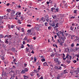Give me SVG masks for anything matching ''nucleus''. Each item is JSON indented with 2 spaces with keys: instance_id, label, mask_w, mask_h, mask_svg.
Instances as JSON below:
<instances>
[{
  "instance_id": "1a4fd4ad",
  "label": "nucleus",
  "mask_w": 79,
  "mask_h": 79,
  "mask_svg": "<svg viewBox=\"0 0 79 79\" xmlns=\"http://www.w3.org/2000/svg\"><path fill=\"white\" fill-rule=\"evenodd\" d=\"M51 11L52 12H54V10H55V8L54 7H52V8H51Z\"/></svg>"
},
{
  "instance_id": "7c9ffc66",
  "label": "nucleus",
  "mask_w": 79,
  "mask_h": 79,
  "mask_svg": "<svg viewBox=\"0 0 79 79\" xmlns=\"http://www.w3.org/2000/svg\"><path fill=\"white\" fill-rule=\"evenodd\" d=\"M66 39V38H62V40L63 42H64V40H65Z\"/></svg>"
},
{
  "instance_id": "ddd939ff",
  "label": "nucleus",
  "mask_w": 79,
  "mask_h": 79,
  "mask_svg": "<svg viewBox=\"0 0 79 79\" xmlns=\"http://www.w3.org/2000/svg\"><path fill=\"white\" fill-rule=\"evenodd\" d=\"M54 61H55V62H58L59 61L58 59L56 58L54 59Z\"/></svg>"
},
{
  "instance_id": "de8ad7c7",
  "label": "nucleus",
  "mask_w": 79,
  "mask_h": 79,
  "mask_svg": "<svg viewBox=\"0 0 79 79\" xmlns=\"http://www.w3.org/2000/svg\"><path fill=\"white\" fill-rule=\"evenodd\" d=\"M57 64H61V62H60V61H58V62H57Z\"/></svg>"
},
{
  "instance_id": "4d7b16f0",
  "label": "nucleus",
  "mask_w": 79,
  "mask_h": 79,
  "mask_svg": "<svg viewBox=\"0 0 79 79\" xmlns=\"http://www.w3.org/2000/svg\"><path fill=\"white\" fill-rule=\"evenodd\" d=\"M58 70H60V69L61 70V66H60V68H58Z\"/></svg>"
},
{
  "instance_id": "9b49d317",
  "label": "nucleus",
  "mask_w": 79,
  "mask_h": 79,
  "mask_svg": "<svg viewBox=\"0 0 79 79\" xmlns=\"http://www.w3.org/2000/svg\"><path fill=\"white\" fill-rule=\"evenodd\" d=\"M50 26H52V27L55 26V23H52L50 25Z\"/></svg>"
},
{
  "instance_id": "f704fd0d",
  "label": "nucleus",
  "mask_w": 79,
  "mask_h": 79,
  "mask_svg": "<svg viewBox=\"0 0 79 79\" xmlns=\"http://www.w3.org/2000/svg\"><path fill=\"white\" fill-rule=\"evenodd\" d=\"M70 73H71V74H73V70H70Z\"/></svg>"
},
{
  "instance_id": "680f3d73",
  "label": "nucleus",
  "mask_w": 79,
  "mask_h": 79,
  "mask_svg": "<svg viewBox=\"0 0 79 79\" xmlns=\"http://www.w3.org/2000/svg\"><path fill=\"white\" fill-rule=\"evenodd\" d=\"M30 49H32V48L33 47V46L32 45H31Z\"/></svg>"
},
{
  "instance_id": "8fccbe9b",
  "label": "nucleus",
  "mask_w": 79,
  "mask_h": 79,
  "mask_svg": "<svg viewBox=\"0 0 79 79\" xmlns=\"http://www.w3.org/2000/svg\"><path fill=\"white\" fill-rule=\"evenodd\" d=\"M73 62L74 63H76V62H77V61H76V60H73Z\"/></svg>"
},
{
  "instance_id": "aec40b11",
  "label": "nucleus",
  "mask_w": 79,
  "mask_h": 79,
  "mask_svg": "<svg viewBox=\"0 0 79 79\" xmlns=\"http://www.w3.org/2000/svg\"><path fill=\"white\" fill-rule=\"evenodd\" d=\"M60 45H61V46H62L63 45V44L64 43L63 42H61L60 43Z\"/></svg>"
},
{
  "instance_id": "a19ab883",
  "label": "nucleus",
  "mask_w": 79,
  "mask_h": 79,
  "mask_svg": "<svg viewBox=\"0 0 79 79\" xmlns=\"http://www.w3.org/2000/svg\"><path fill=\"white\" fill-rule=\"evenodd\" d=\"M18 22L19 24H21V22L20 21V20H18Z\"/></svg>"
},
{
  "instance_id": "0eeeda50",
  "label": "nucleus",
  "mask_w": 79,
  "mask_h": 79,
  "mask_svg": "<svg viewBox=\"0 0 79 79\" xmlns=\"http://www.w3.org/2000/svg\"><path fill=\"white\" fill-rule=\"evenodd\" d=\"M15 49H16L15 48H11L12 51V52H15Z\"/></svg>"
},
{
  "instance_id": "e433bc0d",
  "label": "nucleus",
  "mask_w": 79,
  "mask_h": 79,
  "mask_svg": "<svg viewBox=\"0 0 79 79\" xmlns=\"http://www.w3.org/2000/svg\"><path fill=\"white\" fill-rule=\"evenodd\" d=\"M46 20L47 22H48L50 21V19H49L48 18V19H46Z\"/></svg>"
},
{
  "instance_id": "f3484780",
  "label": "nucleus",
  "mask_w": 79,
  "mask_h": 79,
  "mask_svg": "<svg viewBox=\"0 0 79 79\" xmlns=\"http://www.w3.org/2000/svg\"><path fill=\"white\" fill-rule=\"evenodd\" d=\"M56 10L57 12H58L59 11V8L58 7H56Z\"/></svg>"
},
{
  "instance_id": "5fc2aeb1",
  "label": "nucleus",
  "mask_w": 79,
  "mask_h": 79,
  "mask_svg": "<svg viewBox=\"0 0 79 79\" xmlns=\"http://www.w3.org/2000/svg\"><path fill=\"white\" fill-rule=\"evenodd\" d=\"M12 11L13 14H15V13L16 12V11H15L14 10H12Z\"/></svg>"
},
{
  "instance_id": "39448f33",
  "label": "nucleus",
  "mask_w": 79,
  "mask_h": 79,
  "mask_svg": "<svg viewBox=\"0 0 79 79\" xmlns=\"http://www.w3.org/2000/svg\"><path fill=\"white\" fill-rule=\"evenodd\" d=\"M21 74H25V73H26V72L24 70H23L21 71Z\"/></svg>"
},
{
  "instance_id": "774afa93",
  "label": "nucleus",
  "mask_w": 79,
  "mask_h": 79,
  "mask_svg": "<svg viewBox=\"0 0 79 79\" xmlns=\"http://www.w3.org/2000/svg\"><path fill=\"white\" fill-rule=\"evenodd\" d=\"M63 58H65V55H64V54L63 53Z\"/></svg>"
},
{
  "instance_id": "4c0bfd02",
  "label": "nucleus",
  "mask_w": 79,
  "mask_h": 79,
  "mask_svg": "<svg viewBox=\"0 0 79 79\" xmlns=\"http://www.w3.org/2000/svg\"><path fill=\"white\" fill-rule=\"evenodd\" d=\"M3 36L2 35H0V38H3Z\"/></svg>"
},
{
  "instance_id": "49530a36",
  "label": "nucleus",
  "mask_w": 79,
  "mask_h": 79,
  "mask_svg": "<svg viewBox=\"0 0 79 79\" xmlns=\"http://www.w3.org/2000/svg\"><path fill=\"white\" fill-rule=\"evenodd\" d=\"M29 49L28 48H26V50L27 52H28V51H29Z\"/></svg>"
},
{
  "instance_id": "2f4dec72",
  "label": "nucleus",
  "mask_w": 79,
  "mask_h": 79,
  "mask_svg": "<svg viewBox=\"0 0 79 79\" xmlns=\"http://www.w3.org/2000/svg\"><path fill=\"white\" fill-rule=\"evenodd\" d=\"M48 30H50V29H52V27H51V26L48 27Z\"/></svg>"
},
{
  "instance_id": "412c9836",
  "label": "nucleus",
  "mask_w": 79,
  "mask_h": 79,
  "mask_svg": "<svg viewBox=\"0 0 79 79\" xmlns=\"http://www.w3.org/2000/svg\"><path fill=\"white\" fill-rule=\"evenodd\" d=\"M64 74H66V73H68V72L67 71V70H65L64 71Z\"/></svg>"
},
{
  "instance_id": "cd10ccee",
  "label": "nucleus",
  "mask_w": 79,
  "mask_h": 79,
  "mask_svg": "<svg viewBox=\"0 0 79 79\" xmlns=\"http://www.w3.org/2000/svg\"><path fill=\"white\" fill-rule=\"evenodd\" d=\"M64 31H63L62 32L61 34L62 35V36H64Z\"/></svg>"
},
{
  "instance_id": "37998d69",
  "label": "nucleus",
  "mask_w": 79,
  "mask_h": 79,
  "mask_svg": "<svg viewBox=\"0 0 79 79\" xmlns=\"http://www.w3.org/2000/svg\"><path fill=\"white\" fill-rule=\"evenodd\" d=\"M74 13H77V10H74Z\"/></svg>"
},
{
  "instance_id": "ea45409f",
  "label": "nucleus",
  "mask_w": 79,
  "mask_h": 79,
  "mask_svg": "<svg viewBox=\"0 0 79 79\" xmlns=\"http://www.w3.org/2000/svg\"><path fill=\"white\" fill-rule=\"evenodd\" d=\"M55 30H56V32H58V28H56Z\"/></svg>"
},
{
  "instance_id": "6e6552de",
  "label": "nucleus",
  "mask_w": 79,
  "mask_h": 79,
  "mask_svg": "<svg viewBox=\"0 0 79 79\" xmlns=\"http://www.w3.org/2000/svg\"><path fill=\"white\" fill-rule=\"evenodd\" d=\"M24 71H25V72H27V71H29V70H28V69H27V68H25L24 69Z\"/></svg>"
},
{
  "instance_id": "393cba45",
  "label": "nucleus",
  "mask_w": 79,
  "mask_h": 79,
  "mask_svg": "<svg viewBox=\"0 0 79 79\" xmlns=\"http://www.w3.org/2000/svg\"><path fill=\"white\" fill-rule=\"evenodd\" d=\"M1 59L2 60H5V58H4V57L2 56L1 57Z\"/></svg>"
},
{
  "instance_id": "e2e57ef3",
  "label": "nucleus",
  "mask_w": 79,
  "mask_h": 79,
  "mask_svg": "<svg viewBox=\"0 0 79 79\" xmlns=\"http://www.w3.org/2000/svg\"><path fill=\"white\" fill-rule=\"evenodd\" d=\"M28 56H31V53H29L28 54Z\"/></svg>"
},
{
  "instance_id": "f8f14e48",
  "label": "nucleus",
  "mask_w": 79,
  "mask_h": 79,
  "mask_svg": "<svg viewBox=\"0 0 79 79\" xmlns=\"http://www.w3.org/2000/svg\"><path fill=\"white\" fill-rule=\"evenodd\" d=\"M23 77H24V79H27V78H28V77L27 76H26L25 75H23Z\"/></svg>"
},
{
  "instance_id": "c85d7f7f",
  "label": "nucleus",
  "mask_w": 79,
  "mask_h": 79,
  "mask_svg": "<svg viewBox=\"0 0 79 79\" xmlns=\"http://www.w3.org/2000/svg\"><path fill=\"white\" fill-rule=\"evenodd\" d=\"M31 40L30 39H28L27 40V42H28V43H31Z\"/></svg>"
},
{
  "instance_id": "bf43d9fd",
  "label": "nucleus",
  "mask_w": 79,
  "mask_h": 79,
  "mask_svg": "<svg viewBox=\"0 0 79 79\" xmlns=\"http://www.w3.org/2000/svg\"><path fill=\"white\" fill-rule=\"evenodd\" d=\"M21 12H20L18 14V15H19V17H20V16H21Z\"/></svg>"
},
{
  "instance_id": "09e8293b",
  "label": "nucleus",
  "mask_w": 79,
  "mask_h": 79,
  "mask_svg": "<svg viewBox=\"0 0 79 79\" xmlns=\"http://www.w3.org/2000/svg\"><path fill=\"white\" fill-rule=\"evenodd\" d=\"M45 18H46L47 19H48V18H49V17L48 16V15H46L45 16Z\"/></svg>"
},
{
  "instance_id": "c9c22d12",
  "label": "nucleus",
  "mask_w": 79,
  "mask_h": 79,
  "mask_svg": "<svg viewBox=\"0 0 79 79\" xmlns=\"http://www.w3.org/2000/svg\"><path fill=\"white\" fill-rule=\"evenodd\" d=\"M21 48H24V47L23 44H22V45L21 46Z\"/></svg>"
},
{
  "instance_id": "3c124183",
  "label": "nucleus",
  "mask_w": 79,
  "mask_h": 79,
  "mask_svg": "<svg viewBox=\"0 0 79 79\" xmlns=\"http://www.w3.org/2000/svg\"><path fill=\"white\" fill-rule=\"evenodd\" d=\"M3 62H4V64H6V63L8 62L7 61H5V60H4Z\"/></svg>"
},
{
  "instance_id": "72a5a7b5",
  "label": "nucleus",
  "mask_w": 79,
  "mask_h": 79,
  "mask_svg": "<svg viewBox=\"0 0 79 79\" xmlns=\"http://www.w3.org/2000/svg\"><path fill=\"white\" fill-rule=\"evenodd\" d=\"M67 62V63H68L69 64L71 62V61L70 60H66Z\"/></svg>"
},
{
  "instance_id": "c756f323",
  "label": "nucleus",
  "mask_w": 79,
  "mask_h": 79,
  "mask_svg": "<svg viewBox=\"0 0 79 79\" xmlns=\"http://www.w3.org/2000/svg\"><path fill=\"white\" fill-rule=\"evenodd\" d=\"M57 42L58 43H60V42H61V40L59 39H58L57 40Z\"/></svg>"
},
{
  "instance_id": "f257e3e1",
  "label": "nucleus",
  "mask_w": 79,
  "mask_h": 79,
  "mask_svg": "<svg viewBox=\"0 0 79 79\" xmlns=\"http://www.w3.org/2000/svg\"><path fill=\"white\" fill-rule=\"evenodd\" d=\"M13 73H14V74L13 75H11V77L10 78V79H14L15 77V76H16V75L15 74V72H13Z\"/></svg>"
},
{
  "instance_id": "7ed1b4c3",
  "label": "nucleus",
  "mask_w": 79,
  "mask_h": 79,
  "mask_svg": "<svg viewBox=\"0 0 79 79\" xmlns=\"http://www.w3.org/2000/svg\"><path fill=\"white\" fill-rule=\"evenodd\" d=\"M2 77H7V75H6V74H3V73L2 74Z\"/></svg>"
},
{
  "instance_id": "6ab92c4d",
  "label": "nucleus",
  "mask_w": 79,
  "mask_h": 79,
  "mask_svg": "<svg viewBox=\"0 0 79 79\" xmlns=\"http://www.w3.org/2000/svg\"><path fill=\"white\" fill-rule=\"evenodd\" d=\"M68 50V51H69V48H66L65 49V52H67V51L66 50Z\"/></svg>"
},
{
  "instance_id": "f03ea898",
  "label": "nucleus",
  "mask_w": 79,
  "mask_h": 79,
  "mask_svg": "<svg viewBox=\"0 0 79 79\" xmlns=\"http://www.w3.org/2000/svg\"><path fill=\"white\" fill-rule=\"evenodd\" d=\"M34 74H35V73H34V72H31L30 73V75H31V76H34Z\"/></svg>"
},
{
  "instance_id": "4be33fe9",
  "label": "nucleus",
  "mask_w": 79,
  "mask_h": 79,
  "mask_svg": "<svg viewBox=\"0 0 79 79\" xmlns=\"http://www.w3.org/2000/svg\"><path fill=\"white\" fill-rule=\"evenodd\" d=\"M12 18H13V16L11 15L9 16V19H12Z\"/></svg>"
},
{
  "instance_id": "4468645a",
  "label": "nucleus",
  "mask_w": 79,
  "mask_h": 79,
  "mask_svg": "<svg viewBox=\"0 0 79 79\" xmlns=\"http://www.w3.org/2000/svg\"><path fill=\"white\" fill-rule=\"evenodd\" d=\"M10 11H11V10H10V9H8L6 10L7 12L8 13H10Z\"/></svg>"
},
{
  "instance_id": "bb28decb",
  "label": "nucleus",
  "mask_w": 79,
  "mask_h": 79,
  "mask_svg": "<svg viewBox=\"0 0 79 79\" xmlns=\"http://www.w3.org/2000/svg\"><path fill=\"white\" fill-rule=\"evenodd\" d=\"M70 29L71 31H73V27H72V26L70 27Z\"/></svg>"
},
{
  "instance_id": "864d4df0",
  "label": "nucleus",
  "mask_w": 79,
  "mask_h": 79,
  "mask_svg": "<svg viewBox=\"0 0 79 79\" xmlns=\"http://www.w3.org/2000/svg\"><path fill=\"white\" fill-rule=\"evenodd\" d=\"M59 38L60 40L62 39H63V38H62L61 36H59Z\"/></svg>"
},
{
  "instance_id": "a211bd4d",
  "label": "nucleus",
  "mask_w": 79,
  "mask_h": 79,
  "mask_svg": "<svg viewBox=\"0 0 79 79\" xmlns=\"http://www.w3.org/2000/svg\"><path fill=\"white\" fill-rule=\"evenodd\" d=\"M70 1L71 2L70 3L72 4L73 3V2H74V0H70Z\"/></svg>"
},
{
  "instance_id": "473e14b6",
  "label": "nucleus",
  "mask_w": 79,
  "mask_h": 79,
  "mask_svg": "<svg viewBox=\"0 0 79 79\" xmlns=\"http://www.w3.org/2000/svg\"><path fill=\"white\" fill-rule=\"evenodd\" d=\"M64 7H65V8H66L67 6H68V5H67V3H65L64 5Z\"/></svg>"
},
{
  "instance_id": "dca6fc26",
  "label": "nucleus",
  "mask_w": 79,
  "mask_h": 79,
  "mask_svg": "<svg viewBox=\"0 0 79 79\" xmlns=\"http://www.w3.org/2000/svg\"><path fill=\"white\" fill-rule=\"evenodd\" d=\"M3 19V17H0V21H2V20Z\"/></svg>"
},
{
  "instance_id": "423d86ee",
  "label": "nucleus",
  "mask_w": 79,
  "mask_h": 79,
  "mask_svg": "<svg viewBox=\"0 0 79 79\" xmlns=\"http://www.w3.org/2000/svg\"><path fill=\"white\" fill-rule=\"evenodd\" d=\"M76 37V36L75 35H72L71 36V39H73Z\"/></svg>"
},
{
  "instance_id": "b1692460",
  "label": "nucleus",
  "mask_w": 79,
  "mask_h": 79,
  "mask_svg": "<svg viewBox=\"0 0 79 79\" xmlns=\"http://www.w3.org/2000/svg\"><path fill=\"white\" fill-rule=\"evenodd\" d=\"M41 61L42 62H44V61H45V59H41Z\"/></svg>"
},
{
  "instance_id": "58836bf2",
  "label": "nucleus",
  "mask_w": 79,
  "mask_h": 79,
  "mask_svg": "<svg viewBox=\"0 0 79 79\" xmlns=\"http://www.w3.org/2000/svg\"><path fill=\"white\" fill-rule=\"evenodd\" d=\"M73 52H76V48H73Z\"/></svg>"
},
{
  "instance_id": "a878e982",
  "label": "nucleus",
  "mask_w": 79,
  "mask_h": 79,
  "mask_svg": "<svg viewBox=\"0 0 79 79\" xmlns=\"http://www.w3.org/2000/svg\"><path fill=\"white\" fill-rule=\"evenodd\" d=\"M56 25L55 27H58V23H56Z\"/></svg>"
},
{
  "instance_id": "2eb2a0df",
  "label": "nucleus",
  "mask_w": 79,
  "mask_h": 79,
  "mask_svg": "<svg viewBox=\"0 0 79 79\" xmlns=\"http://www.w3.org/2000/svg\"><path fill=\"white\" fill-rule=\"evenodd\" d=\"M47 62H45L43 64V65L44 66H46V65H47Z\"/></svg>"
},
{
  "instance_id": "13d9d810",
  "label": "nucleus",
  "mask_w": 79,
  "mask_h": 79,
  "mask_svg": "<svg viewBox=\"0 0 79 79\" xmlns=\"http://www.w3.org/2000/svg\"><path fill=\"white\" fill-rule=\"evenodd\" d=\"M27 27H31V25L28 24L27 25Z\"/></svg>"
},
{
  "instance_id": "79ce46f5",
  "label": "nucleus",
  "mask_w": 79,
  "mask_h": 79,
  "mask_svg": "<svg viewBox=\"0 0 79 79\" xmlns=\"http://www.w3.org/2000/svg\"><path fill=\"white\" fill-rule=\"evenodd\" d=\"M0 24H1V23H0V28H3V26L0 25Z\"/></svg>"
},
{
  "instance_id": "69168bd1",
  "label": "nucleus",
  "mask_w": 79,
  "mask_h": 79,
  "mask_svg": "<svg viewBox=\"0 0 79 79\" xmlns=\"http://www.w3.org/2000/svg\"><path fill=\"white\" fill-rule=\"evenodd\" d=\"M74 43H72L71 44V46L73 47H74Z\"/></svg>"
},
{
  "instance_id": "c03bdc74",
  "label": "nucleus",
  "mask_w": 79,
  "mask_h": 79,
  "mask_svg": "<svg viewBox=\"0 0 79 79\" xmlns=\"http://www.w3.org/2000/svg\"><path fill=\"white\" fill-rule=\"evenodd\" d=\"M62 32H61V31H60L58 32L57 33H58L60 35L61 34V33Z\"/></svg>"
},
{
  "instance_id": "6e6d98bb",
  "label": "nucleus",
  "mask_w": 79,
  "mask_h": 79,
  "mask_svg": "<svg viewBox=\"0 0 79 79\" xmlns=\"http://www.w3.org/2000/svg\"><path fill=\"white\" fill-rule=\"evenodd\" d=\"M45 25L46 26H47V25H48V23H45Z\"/></svg>"
},
{
  "instance_id": "0e129e2a",
  "label": "nucleus",
  "mask_w": 79,
  "mask_h": 79,
  "mask_svg": "<svg viewBox=\"0 0 79 79\" xmlns=\"http://www.w3.org/2000/svg\"><path fill=\"white\" fill-rule=\"evenodd\" d=\"M22 32H23L24 31V28H22Z\"/></svg>"
},
{
  "instance_id": "a18cd8bd",
  "label": "nucleus",
  "mask_w": 79,
  "mask_h": 79,
  "mask_svg": "<svg viewBox=\"0 0 79 79\" xmlns=\"http://www.w3.org/2000/svg\"><path fill=\"white\" fill-rule=\"evenodd\" d=\"M69 54H68L67 55V56H66V58H68V57H69Z\"/></svg>"
},
{
  "instance_id": "5701e85b",
  "label": "nucleus",
  "mask_w": 79,
  "mask_h": 79,
  "mask_svg": "<svg viewBox=\"0 0 79 79\" xmlns=\"http://www.w3.org/2000/svg\"><path fill=\"white\" fill-rule=\"evenodd\" d=\"M55 69H56L57 70H58V66H56L55 67Z\"/></svg>"
},
{
  "instance_id": "338daca9",
  "label": "nucleus",
  "mask_w": 79,
  "mask_h": 79,
  "mask_svg": "<svg viewBox=\"0 0 79 79\" xmlns=\"http://www.w3.org/2000/svg\"><path fill=\"white\" fill-rule=\"evenodd\" d=\"M36 60H37V59L35 57H34V61L35 62L36 61Z\"/></svg>"
},
{
  "instance_id": "9d476101",
  "label": "nucleus",
  "mask_w": 79,
  "mask_h": 79,
  "mask_svg": "<svg viewBox=\"0 0 79 79\" xmlns=\"http://www.w3.org/2000/svg\"><path fill=\"white\" fill-rule=\"evenodd\" d=\"M28 37L27 36H26L25 38H24V40H27Z\"/></svg>"
},
{
  "instance_id": "20e7f679",
  "label": "nucleus",
  "mask_w": 79,
  "mask_h": 79,
  "mask_svg": "<svg viewBox=\"0 0 79 79\" xmlns=\"http://www.w3.org/2000/svg\"><path fill=\"white\" fill-rule=\"evenodd\" d=\"M52 17L54 19H56V16L55 15H52Z\"/></svg>"
},
{
  "instance_id": "052dcab7",
  "label": "nucleus",
  "mask_w": 79,
  "mask_h": 79,
  "mask_svg": "<svg viewBox=\"0 0 79 79\" xmlns=\"http://www.w3.org/2000/svg\"><path fill=\"white\" fill-rule=\"evenodd\" d=\"M18 72H19V70H16V71H15L16 73L17 74V73H18Z\"/></svg>"
},
{
  "instance_id": "603ef678",
  "label": "nucleus",
  "mask_w": 79,
  "mask_h": 79,
  "mask_svg": "<svg viewBox=\"0 0 79 79\" xmlns=\"http://www.w3.org/2000/svg\"><path fill=\"white\" fill-rule=\"evenodd\" d=\"M5 43H6V44H8V40H6L5 41Z\"/></svg>"
}]
</instances>
